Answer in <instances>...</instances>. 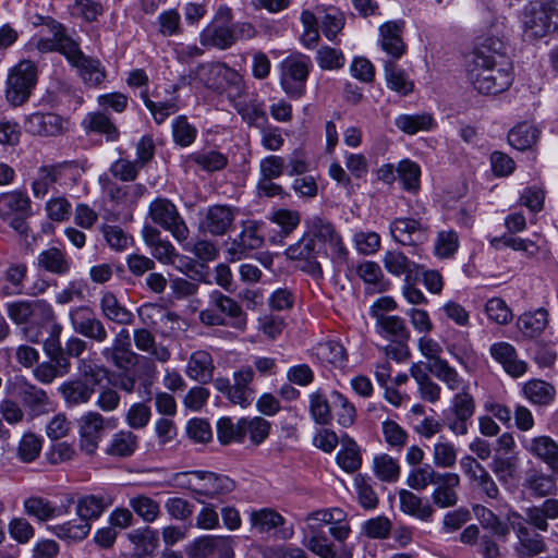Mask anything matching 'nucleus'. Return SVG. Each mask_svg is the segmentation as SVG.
Masks as SVG:
<instances>
[{
  "label": "nucleus",
  "instance_id": "aec40b11",
  "mask_svg": "<svg viewBox=\"0 0 558 558\" xmlns=\"http://www.w3.org/2000/svg\"><path fill=\"white\" fill-rule=\"evenodd\" d=\"M460 475L456 472H440L433 484V506L439 509L453 508L459 502Z\"/></svg>",
  "mask_w": 558,
  "mask_h": 558
},
{
  "label": "nucleus",
  "instance_id": "c756f323",
  "mask_svg": "<svg viewBox=\"0 0 558 558\" xmlns=\"http://www.w3.org/2000/svg\"><path fill=\"white\" fill-rule=\"evenodd\" d=\"M145 244L149 247L151 255L161 264L174 265L179 254L170 241L162 239L159 230L145 226L142 230Z\"/></svg>",
  "mask_w": 558,
  "mask_h": 558
},
{
  "label": "nucleus",
  "instance_id": "dca6fc26",
  "mask_svg": "<svg viewBox=\"0 0 558 558\" xmlns=\"http://www.w3.org/2000/svg\"><path fill=\"white\" fill-rule=\"evenodd\" d=\"M192 475L196 482H189V487L197 496L207 498H217L219 496L231 493L235 484L234 482L226 476L219 475L207 471H192L190 473H183L182 475Z\"/></svg>",
  "mask_w": 558,
  "mask_h": 558
},
{
  "label": "nucleus",
  "instance_id": "ddd939ff",
  "mask_svg": "<svg viewBox=\"0 0 558 558\" xmlns=\"http://www.w3.org/2000/svg\"><path fill=\"white\" fill-rule=\"evenodd\" d=\"M460 469L470 486L489 499H498L500 489L496 480L474 456L465 454L460 461Z\"/></svg>",
  "mask_w": 558,
  "mask_h": 558
},
{
  "label": "nucleus",
  "instance_id": "a19ab883",
  "mask_svg": "<svg viewBox=\"0 0 558 558\" xmlns=\"http://www.w3.org/2000/svg\"><path fill=\"white\" fill-rule=\"evenodd\" d=\"M523 487L527 490L530 496L535 498L555 495L557 492L555 478L536 469H531L526 472L523 481Z\"/></svg>",
  "mask_w": 558,
  "mask_h": 558
},
{
  "label": "nucleus",
  "instance_id": "1a4fd4ad",
  "mask_svg": "<svg viewBox=\"0 0 558 558\" xmlns=\"http://www.w3.org/2000/svg\"><path fill=\"white\" fill-rule=\"evenodd\" d=\"M475 410L476 402L471 389L453 393L449 407L441 412L446 428L457 437L468 435Z\"/></svg>",
  "mask_w": 558,
  "mask_h": 558
},
{
  "label": "nucleus",
  "instance_id": "c03bdc74",
  "mask_svg": "<svg viewBox=\"0 0 558 558\" xmlns=\"http://www.w3.org/2000/svg\"><path fill=\"white\" fill-rule=\"evenodd\" d=\"M547 325L548 313L543 307L522 314L517 322L518 329L527 339L539 337Z\"/></svg>",
  "mask_w": 558,
  "mask_h": 558
},
{
  "label": "nucleus",
  "instance_id": "b1692460",
  "mask_svg": "<svg viewBox=\"0 0 558 558\" xmlns=\"http://www.w3.org/2000/svg\"><path fill=\"white\" fill-rule=\"evenodd\" d=\"M255 372L252 366L243 365L232 374V403L243 409L250 407L256 395L253 387Z\"/></svg>",
  "mask_w": 558,
  "mask_h": 558
},
{
  "label": "nucleus",
  "instance_id": "4d7b16f0",
  "mask_svg": "<svg viewBox=\"0 0 558 558\" xmlns=\"http://www.w3.org/2000/svg\"><path fill=\"white\" fill-rule=\"evenodd\" d=\"M48 529L61 539L81 542L89 534L90 523L78 517L62 524L50 525Z\"/></svg>",
  "mask_w": 558,
  "mask_h": 558
},
{
  "label": "nucleus",
  "instance_id": "f3484780",
  "mask_svg": "<svg viewBox=\"0 0 558 558\" xmlns=\"http://www.w3.org/2000/svg\"><path fill=\"white\" fill-rule=\"evenodd\" d=\"M34 26H46L51 37L35 36L29 45L41 53L58 52L72 37L68 35L65 26L51 16L36 15Z\"/></svg>",
  "mask_w": 558,
  "mask_h": 558
},
{
  "label": "nucleus",
  "instance_id": "0e129e2a",
  "mask_svg": "<svg viewBox=\"0 0 558 558\" xmlns=\"http://www.w3.org/2000/svg\"><path fill=\"white\" fill-rule=\"evenodd\" d=\"M143 328H155L159 323L177 322L179 316L157 304H144L137 310Z\"/></svg>",
  "mask_w": 558,
  "mask_h": 558
},
{
  "label": "nucleus",
  "instance_id": "680f3d73",
  "mask_svg": "<svg viewBox=\"0 0 558 558\" xmlns=\"http://www.w3.org/2000/svg\"><path fill=\"white\" fill-rule=\"evenodd\" d=\"M383 264L385 269L392 276L400 277L405 275L410 277L416 272L418 265L410 260L400 251H387L383 256Z\"/></svg>",
  "mask_w": 558,
  "mask_h": 558
},
{
  "label": "nucleus",
  "instance_id": "423d86ee",
  "mask_svg": "<svg viewBox=\"0 0 558 558\" xmlns=\"http://www.w3.org/2000/svg\"><path fill=\"white\" fill-rule=\"evenodd\" d=\"M33 215L32 199L26 191L14 189L0 193V220L14 231L26 233V220Z\"/></svg>",
  "mask_w": 558,
  "mask_h": 558
},
{
  "label": "nucleus",
  "instance_id": "7ed1b4c3",
  "mask_svg": "<svg viewBox=\"0 0 558 558\" xmlns=\"http://www.w3.org/2000/svg\"><path fill=\"white\" fill-rule=\"evenodd\" d=\"M5 308L9 318L23 326L26 338L32 342L39 341L44 323L53 319V307L44 299L9 302Z\"/></svg>",
  "mask_w": 558,
  "mask_h": 558
},
{
  "label": "nucleus",
  "instance_id": "de8ad7c7",
  "mask_svg": "<svg viewBox=\"0 0 558 558\" xmlns=\"http://www.w3.org/2000/svg\"><path fill=\"white\" fill-rule=\"evenodd\" d=\"M314 355L324 364L341 367L348 360L347 350L343 344L335 339L317 343L314 348Z\"/></svg>",
  "mask_w": 558,
  "mask_h": 558
},
{
  "label": "nucleus",
  "instance_id": "412c9836",
  "mask_svg": "<svg viewBox=\"0 0 558 558\" xmlns=\"http://www.w3.org/2000/svg\"><path fill=\"white\" fill-rule=\"evenodd\" d=\"M427 225L421 219L396 218L389 230L392 239L401 245H416L427 239Z\"/></svg>",
  "mask_w": 558,
  "mask_h": 558
},
{
  "label": "nucleus",
  "instance_id": "052dcab7",
  "mask_svg": "<svg viewBox=\"0 0 558 558\" xmlns=\"http://www.w3.org/2000/svg\"><path fill=\"white\" fill-rule=\"evenodd\" d=\"M524 397L537 405H548L556 397V388L542 379H531L523 386Z\"/></svg>",
  "mask_w": 558,
  "mask_h": 558
},
{
  "label": "nucleus",
  "instance_id": "09e8293b",
  "mask_svg": "<svg viewBox=\"0 0 558 558\" xmlns=\"http://www.w3.org/2000/svg\"><path fill=\"white\" fill-rule=\"evenodd\" d=\"M383 65L388 88L402 96H407L413 92L414 82L403 69L391 61H384Z\"/></svg>",
  "mask_w": 558,
  "mask_h": 558
},
{
  "label": "nucleus",
  "instance_id": "603ef678",
  "mask_svg": "<svg viewBox=\"0 0 558 558\" xmlns=\"http://www.w3.org/2000/svg\"><path fill=\"white\" fill-rule=\"evenodd\" d=\"M223 68L225 63L221 62L201 63L192 71L190 76L205 87L218 92L221 86Z\"/></svg>",
  "mask_w": 558,
  "mask_h": 558
},
{
  "label": "nucleus",
  "instance_id": "72a5a7b5",
  "mask_svg": "<svg viewBox=\"0 0 558 558\" xmlns=\"http://www.w3.org/2000/svg\"><path fill=\"white\" fill-rule=\"evenodd\" d=\"M215 364L211 354L205 350L193 352L187 361L185 374L189 378L207 384L213 380Z\"/></svg>",
  "mask_w": 558,
  "mask_h": 558
},
{
  "label": "nucleus",
  "instance_id": "e433bc0d",
  "mask_svg": "<svg viewBox=\"0 0 558 558\" xmlns=\"http://www.w3.org/2000/svg\"><path fill=\"white\" fill-rule=\"evenodd\" d=\"M209 304L215 306L221 315L225 314L232 319L231 327L240 330L244 329L246 314L235 300L225 295L219 290H214L209 294Z\"/></svg>",
  "mask_w": 558,
  "mask_h": 558
},
{
  "label": "nucleus",
  "instance_id": "0eeeda50",
  "mask_svg": "<svg viewBox=\"0 0 558 558\" xmlns=\"http://www.w3.org/2000/svg\"><path fill=\"white\" fill-rule=\"evenodd\" d=\"M525 517L518 511L510 509L507 514L509 532L514 531L515 535L529 530L526 523L536 530L546 532L549 527L548 520L558 519V499L549 498L538 506H531L524 510Z\"/></svg>",
  "mask_w": 558,
  "mask_h": 558
},
{
  "label": "nucleus",
  "instance_id": "4c0bfd02",
  "mask_svg": "<svg viewBox=\"0 0 558 558\" xmlns=\"http://www.w3.org/2000/svg\"><path fill=\"white\" fill-rule=\"evenodd\" d=\"M130 347V332L128 329L122 328L116 333L111 345L101 350V355L106 361L112 363L114 366L123 367L126 363H130V359H126V356L133 355Z\"/></svg>",
  "mask_w": 558,
  "mask_h": 558
},
{
  "label": "nucleus",
  "instance_id": "39448f33",
  "mask_svg": "<svg viewBox=\"0 0 558 558\" xmlns=\"http://www.w3.org/2000/svg\"><path fill=\"white\" fill-rule=\"evenodd\" d=\"M558 27V0L531 2L524 11L523 37L526 40L543 38Z\"/></svg>",
  "mask_w": 558,
  "mask_h": 558
},
{
  "label": "nucleus",
  "instance_id": "c9c22d12",
  "mask_svg": "<svg viewBox=\"0 0 558 558\" xmlns=\"http://www.w3.org/2000/svg\"><path fill=\"white\" fill-rule=\"evenodd\" d=\"M429 371L453 393L471 389L470 381L461 376L447 360H437L434 365H429Z\"/></svg>",
  "mask_w": 558,
  "mask_h": 558
},
{
  "label": "nucleus",
  "instance_id": "f03ea898",
  "mask_svg": "<svg viewBox=\"0 0 558 558\" xmlns=\"http://www.w3.org/2000/svg\"><path fill=\"white\" fill-rule=\"evenodd\" d=\"M326 526L329 534L339 543L344 542L351 533L347 513L342 509H320L308 513L305 519L303 545L319 558H351L350 551L338 550L335 543L328 539Z\"/></svg>",
  "mask_w": 558,
  "mask_h": 558
},
{
  "label": "nucleus",
  "instance_id": "9d476101",
  "mask_svg": "<svg viewBox=\"0 0 558 558\" xmlns=\"http://www.w3.org/2000/svg\"><path fill=\"white\" fill-rule=\"evenodd\" d=\"M37 82V66L31 60L14 65L5 82V98L14 107L27 101Z\"/></svg>",
  "mask_w": 558,
  "mask_h": 558
},
{
  "label": "nucleus",
  "instance_id": "a211bd4d",
  "mask_svg": "<svg viewBox=\"0 0 558 558\" xmlns=\"http://www.w3.org/2000/svg\"><path fill=\"white\" fill-rule=\"evenodd\" d=\"M77 425L81 450L95 454L104 437L106 418L96 411H88L78 418Z\"/></svg>",
  "mask_w": 558,
  "mask_h": 558
},
{
  "label": "nucleus",
  "instance_id": "13d9d810",
  "mask_svg": "<svg viewBox=\"0 0 558 558\" xmlns=\"http://www.w3.org/2000/svg\"><path fill=\"white\" fill-rule=\"evenodd\" d=\"M270 427V423L260 416L240 418L242 444L247 437L253 445L264 442L269 435Z\"/></svg>",
  "mask_w": 558,
  "mask_h": 558
},
{
  "label": "nucleus",
  "instance_id": "2eb2a0df",
  "mask_svg": "<svg viewBox=\"0 0 558 558\" xmlns=\"http://www.w3.org/2000/svg\"><path fill=\"white\" fill-rule=\"evenodd\" d=\"M251 530L258 534H274L280 539L293 535L292 527H284L286 519L274 508L251 509L247 512Z\"/></svg>",
  "mask_w": 558,
  "mask_h": 558
},
{
  "label": "nucleus",
  "instance_id": "5701e85b",
  "mask_svg": "<svg viewBox=\"0 0 558 558\" xmlns=\"http://www.w3.org/2000/svg\"><path fill=\"white\" fill-rule=\"evenodd\" d=\"M146 192V186L141 183L130 185L108 183L106 187L112 207L119 214L130 213Z\"/></svg>",
  "mask_w": 558,
  "mask_h": 558
},
{
  "label": "nucleus",
  "instance_id": "6e6552de",
  "mask_svg": "<svg viewBox=\"0 0 558 558\" xmlns=\"http://www.w3.org/2000/svg\"><path fill=\"white\" fill-rule=\"evenodd\" d=\"M490 245L498 251L511 248L520 252L526 258H537L546 264L554 262L550 244L539 233H533V238H521L511 234H502L492 238Z\"/></svg>",
  "mask_w": 558,
  "mask_h": 558
},
{
  "label": "nucleus",
  "instance_id": "f257e3e1",
  "mask_svg": "<svg viewBox=\"0 0 558 558\" xmlns=\"http://www.w3.org/2000/svg\"><path fill=\"white\" fill-rule=\"evenodd\" d=\"M468 78L484 95L500 94L510 87L512 65L500 39L487 37L475 48L468 64Z\"/></svg>",
  "mask_w": 558,
  "mask_h": 558
},
{
  "label": "nucleus",
  "instance_id": "7c9ffc66",
  "mask_svg": "<svg viewBox=\"0 0 558 558\" xmlns=\"http://www.w3.org/2000/svg\"><path fill=\"white\" fill-rule=\"evenodd\" d=\"M68 408H74L86 404L90 401L95 392V383L81 377L66 380L58 387Z\"/></svg>",
  "mask_w": 558,
  "mask_h": 558
},
{
  "label": "nucleus",
  "instance_id": "37998d69",
  "mask_svg": "<svg viewBox=\"0 0 558 558\" xmlns=\"http://www.w3.org/2000/svg\"><path fill=\"white\" fill-rule=\"evenodd\" d=\"M138 447V437L132 430L121 429L116 432L106 449V454L113 458H129Z\"/></svg>",
  "mask_w": 558,
  "mask_h": 558
},
{
  "label": "nucleus",
  "instance_id": "bb28decb",
  "mask_svg": "<svg viewBox=\"0 0 558 558\" xmlns=\"http://www.w3.org/2000/svg\"><path fill=\"white\" fill-rule=\"evenodd\" d=\"M66 121L59 114L52 112H35L29 114L24 123L26 132L39 136H57L66 126Z\"/></svg>",
  "mask_w": 558,
  "mask_h": 558
},
{
  "label": "nucleus",
  "instance_id": "4be33fe9",
  "mask_svg": "<svg viewBox=\"0 0 558 558\" xmlns=\"http://www.w3.org/2000/svg\"><path fill=\"white\" fill-rule=\"evenodd\" d=\"M236 210L228 205L209 206L201 220L199 228L211 235H225L233 225Z\"/></svg>",
  "mask_w": 558,
  "mask_h": 558
},
{
  "label": "nucleus",
  "instance_id": "774afa93",
  "mask_svg": "<svg viewBox=\"0 0 558 558\" xmlns=\"http://www.w3.org/2000/svg\"><path fill=\"white\" fill-rule=\"evenodd\" d=\"M373 471L379 481L396 483L400 477L401 468L397 459L387 453H381L374 457Z\"/></svg>",
  "mask_w": 558,
  "mask_h": 558
},
{
  "label": "nucleus",
  "instance_id": "3c124183",
  "mask_svg": "<svg viewBox=\"0 0 558 558\" xmlns=\"http://www.w3.org/2000/svg\"><path fill=\"white\" fill-rule=\"evenodd\" d=\"M336 461L347 473H353L361 468V451L353 438L348 435L342 438V448L337 452Z\"/></svg>",
  "mask_w": 558,
  "mask_h": 558
},
{
  "label": "nucleus",
  "instance_id": "5fc2aeb1",
  "mask_svg": "<svg viewBox=\"0 0 558 558\" xmlns=\"http://www.w3.org/2000/svg\"><path fill=\"white\" fill-rule=\"evenodd\" d=\"M83 124L87 132L105 135L109 142H116L119 138L120 133L118 128L114 125L111 118L104 112L88 113Z\"/></svg>",
  "mask_w": 558,
  "mask_h": 558
},
{
  "label": "nucleus",
  "instance_id": "9b49d317",
  "mask_svg": "<svg viewBox=\"0 0 558 558\" xmlns=\"http://www.w3.org/2000/svg\"><path fill=\"white\" fill-rule=\"evenodd\" d=\"M58 52L76 69L86 85L95 87L106 80L107 73L101 62L96 58L86 56L75 39L71 38L64 46H61Z\"/></svg>",
  "mask_w": 558,
  "mask_h": 558
},
{
  "label": "nucleus",
  "instance_id": "f8f14e48",
  "mask_svg": "<svg viewBox=\"0 0 558 558\" xmlns=\"http://www.w3.org/2000/svg\"><path fill=\"white\" fill-rule=\"evenodd\" d=\"M148 213L151 220L169 231L177 241L181 242L187 239L189 229L172 202L167 198H156L150 203Z\"/></svg>",
  "mask_w": 558,
  "mask_h": 558
},
{
  "label": "nucleus",
  "instance_id": "ea45409f",
  "mask_svg": "<svg viewBox=\"0 0 558 558\" xmlns=\"http://www.w3.org/2000/svg\"><path fill=\"white\" fill-rule=\"evenodd\" d=\"M376 332L388 341H408L410 331L403 318L397 315H378Z\"/></svg>",
  "mask_w": 558,
  "mask_h": 558
},
{
  "label": "nucleus",
  "instance_id": "20e7f679",
  "mask_svg": "<svg viewBox=\"0 0 558 558\" xmlns=\"http://www.w3.org/2000/svg\"><path fill=\"white\" fill-rule=\"evenodd\" d=\"M313 63L308 56L298 52L281 60L278 65L279 85L288 98L298 100L306 94V84Z\"/></svg>",
  "mask_w": 558,
  "mask_h": 558
},
{
  "label": "nucleus",
  "instance_id": "a878e982",
  "mask_svg": "<svg viewBox=\"0 0 558 558\" xmlns=\"http://www.w3.org/2000/svg\"><path fill=\"white\" fill-rule=\"evenodd\" d=\"M523 448L534 458L544 462L554 473H558V442L547 435L522 441Z\"/></svg>",
  "mask_w": 558,
  "mask_h": 558
},
{
  "label": "nucleus",
  "instance_id": "f704fd0d",
  "mask_svg": "<svg viewBox=\"0 0 558 558\" xmlns=\"http://www.w3.org/2000/svg\"><path fill=\"white\" fill-rule=\"evenodd\" d=\"M99 307L101 315L118 325H131L134 322L133 313L118 300L111 291H105L100 295Z\"/></svg>",
  "mask_w": 558,
  "mask_h": 558
},
{
  "label": "nucleus",
  "instance_id": "e2e57ef3",
  "mask_svg": "<svg viewBox=\"0 0 558 558\" xmlns=\"http://www.w3.org/2000/svg\"><path fill=\"white\" fill-rule=\"evenodd\" d=\"M538 136L539 130L535 125L523 122L508 133V142L513 148L525 150L536 144Z\"/></svg>",
  "mask_w": 558,
  "mask_h": 558
},
{
  "label": "nucleus",
  "instance_id": "79ce46f5",
  "mask_svg": "<svg viewBox=\"0 0 558 558\" xmlns=\"http://www.w3.org/2000/svg\"><path fill=\"white\" fill-rule=\"evenodd\" d=\"M400 509L405 514L412 515L421 521L428 522L434 514L433 505L414 493L402 489L399 493Z\"/></svg>",
  "mask_w": 558,
  "mask_h": 558
},
{
  "label": "nucleus",
  "instance_id": "393cba45",
  "mask_svg": "<svg viewBox=\"0 0 558 558\" xmlns=\"http://www.w3.org/2000/svg\"><path fill=\"white\" fill-rule=\"evenodd\" d=\"M135 348L147 354L150 362L166 364L171 359V350L168 345L156 340L155 335L147 328H136L133 331Z\"/></svg>",
  "mask_w": 558,
  "mask_h": 558
},
{
  "label": "nucleus",
  "instance_id": "c85d7f7f",
  "mask_svg": "<svg viewBox=\"0 0 558 558\" xmlns=\"http://www.w3.org/2000/svg\"><path fill=\"white\" fill-rule=\"evenodd\" d=\"M264 242L259 234L256 222L248 221L243 225L241 233L234 238L228 247V255L231 260H239L246 256L248 252L259 248Z\"/></svg>",
  "mask_w": 558,
  "mask_h": 558
},
{
  "label": "nucleus",
  "instance_id": "473e14b6",
  "mask_svg": "<svg viewBox=\"0 0 558 558\" xmlns=\"http://www.w3.org/2000/svg\"><path fill=\"white\" fill-rule=\"evenodd\" d=\"M20 397L32 417L47 414L52 410V402L46 391L33 384H23L20 387Z\"/></svg>",
  "mask_w": 558,
  "mask_h": 558
},
{
  "label": "nucleus",
  "instance_id": "bf43d9fd",
  "mask_svg": "<svg viewBox=\"0 0 558 558\" xmlns=\"http://www.w3.org/2000/svg\"><path fill=\"white\" fill-rule=\"evenodd\" d=\"M219 93H227L231 104L246 96V85L243 76L234 69L225 63L221 75Z\"/></svg>",
  "mask_w": 558,
  "mask_h": 558
},
{
  "label": "nucleus",
  "instance_id": "a18cd8bd",
  "mask_svg": "<svg viewBox=\"0 0 558 558\" xmlns=\"http://www.w3.org/2000/svg\"><path fill=\"white\" fill-rule=\"evenodd\" d=\"M489 470L497 482L507 486L518 477L519 459L517 456L495 454L489 463Z\"/></svg>",
  "mask_w": 558,
  "mask_h": 558
},
{
  "label": "nucleus",
  "instance_id": "2f4dec72",
  "mask_svg": "<svg viewBox=\"0 0 558 558\" xmlns=\"http://www.w3.org/2000/svg\"><path fill=\"white\" fill-rule=\"evenodd\" d=\"M199 43L204 47L226 50L235 43V35L231 25L213 21L201 32Z\"/></svg>",
  "mask_w": 558,
  "mask_h": 558
},
{
  "label": "nucleus",
  "instance_id": "69168bd1",
  "mask_svg": "<svg viewBox=\"0 0 558 558\" xmlns=\"http://www.w3.org/2000/svg\"><path fill=\"white\" fill-rule=\"evenodd\" d=\"M435 122L430 114H399L395 119V125L403 133L413 135L417 132L429 131Z\"/></svg>",
  "mask_w": 558,
  "mask_h": 558
},
{
  "label": "nucleus",
  "instance_id": "4468645a",
  "mask_svg": "<svg viewBox=\"0 0 558 558\" xmlns=\"http://www.w3.org/2000/svg\"><path fill=\"white\" fill-rule=\"evenodd\" d=\"M69 320L74 332L89 340L102 343L108 339V331L105 324L88 305L71 307L69 311Z\"/></svg>",
  "mask_w": 558,
  "mask_h": 558
},
{
  "label": "nucleus",
  "instance_id": "864d4df0",
  "mask_svg": "<svg viewBox=\"0 0 558 558\" xmlns=\"http://www.w3.org/2000/svg\"><path fill=\"white\" fill-rule=\"evenodd\" d=\"M473 512L483 529L489 531L498 538L506 539L509 535V526L493 510L483 506L475 505Z\"/></svg>",
  "mask_w": 558,
  "mask_h": 558
},
{
  "label": "nucleus",
  "instance_id": "338daca9",
  "mask_svg": "<svg viewBox=\"0 0 558 558\" xmlns=\"http://www.w3.org/2000/svg\"><path fill=\"white\" fill-rule=\"evenodd\" d=\"M308 411L316 424L327 425L332 420L328 398L322 389H317L308 395Z\"/></svg>",
  "mask_w": 558,
  "mask_h": 558
},
{
  "label": "nucleus",
  "instance_id": "8fccbe9b",
  "mask_svg": "<svg viewBox=\"0 0 558 558\" xmlns=\"http://www.w3.org/2000/svg\"><path fill=\"white\" fill-rule=\"evenodd\" d=\"M23 509L27 515L40 522L52 520L61 514V509L54 502L39 496L26 498Z\"/></svg>",
  "mask_w": 558,
  "mask_h": 558
},
{
  "label": "nucleus",
  "instance_id": "cd10ccee",
  "mask_svg": "<svg viewBox=\"0 0 558 558\" xmlns=\"http://www.w3.org/2000/svg\"><path fill=\"white\" fill-rule=\"evenodd\" d=\"M492 357L502 365L504 371L513 378L523 376L526 373L527 364L518 359L515 348L509 342H495L489 348Z\"/></svg>",
  "mask_w": 558,
  "mask_h": 558
},
{
  "label": "nucleus",
  "instance_id": "6e6d98bb",
  "mask_svg": "<svg viewBox=\"0 0 558 558\" xmlns=\"http://www.w3.org/2000/svg\"><path fill=\"white\" fill-rule=\"evenodd\" d=\"M61 171L57 166H41L36 171L31 183L33 196L43 199L49 190L60 179Z\"/></svg>",
  "mask_w": 558,
  "mask_h": 558
},
{
  "label": "nucleus",
  "instance_id": "6ab92c4d",
  "mask_svg": "<svg viewBox=\"0 0 558 558\" xmlns=\"http://www.w3.org/2000/svg\"><path fill=\"white\" fill-rule=\"evenodd\" d=\"M379 46L386 53L381 60L397 62L407 51V45L403 41L404 22L402 20L388 21L379 26Z\"/></svg>",
  "mask_w": 558,
  "mask_h": 558
},
{
  "label": "nucleus",
  "instance_id": "58836bf2",
  "mask_svg": "<svg viewBox=\"0 0 558 558\" xmlns=\"http://www.w3.org/2000/svg\"><path fill=\"white\" fill-rule=\"evenodd\" d=\"M36 260L40 269L57 276H66L71 270L72 262L66 252L54 246L41 251Z\"/></svg>",
  "mask_w": 558,
  "mask_h": 558
},
{
  "label": "nucleus",
  "instance_id": "49530a36",
  "mask_svg": "<svg viewBox=\"0 0 558 558\" xmlns=\"http://www.w3.org/2000/svg\"><path fill=\"white\" fill-rule=\"evenodd\" d=\"M130 542L134 545V555L137 558L151 556L159 546L157 531L148 526L133 530L128 535Z\"/></svg>",
  "mask_w": 558,
  "mask_h": 558
}]
</instances>
